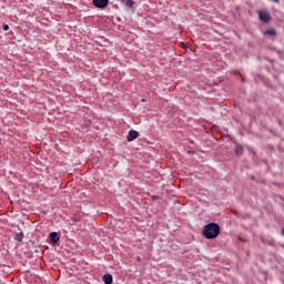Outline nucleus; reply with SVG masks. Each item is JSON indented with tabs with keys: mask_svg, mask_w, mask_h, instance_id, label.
Returning <instances> with one entry per match:
<instances>
[{
	"mask_svg": "<svg viewBox=\"0 0 284 284\" xmlns=\"http://www.w3.org/2000/svg\"><path fill=\"white\" fill-rule=\"evenodd\" d=\"M135 139H139V132H138V131H134V130H130V131H129V134H128V136H126V141L132 142V141H134Z\"/></svg>",
	"mask_w": 284,
	"mask_h": 284,
	"instance_id": "nucleus-3",
	"label": "nucleus"
},
{
	"mask_svg": "<svg viewBox=\"0 0 284 284\" xmlns=\"http://www.w3.org/2000/svg\"><path fill=\"white\" fill-rule=\"evenodd\" d=\"M121 3H124L126 8H134V0H119Z\"/></svg>",
	"mask_w": 284,
	"mask_h": 284,
	"instance_id": "nucleus-7",
	"label": "nucleus"
},
{
	"mask_svg": "<svg viewBox=\"0 0 284 284\" xmlns=\"http://www.w3.org/2000/svg\"><path fill=\"white\" fill-rule=\"evenodd\" d=\"M265 37H276V29H268L264 32Z\"/></svg>",
	"mask_w": 284,
	"mask_h": 284,
	"instance_id": "nucleus-8",
	"label": "nucleus"
},
{
	"mask_svg": "<svg viewBox=\"0 0 284 284\" xmlns=\"http://www.w3.org/2000/svg\"><path fill=\"white\" fill-rule=\"evenodd\" d=\"M235 154H236L237 156H241V155L243 154V146L236 145V148H235Z\"/></svg>",
	"mask_w": 284,
	"mask_h": 284,
	"instance_id": "nucleus-9",
	"label": "nucleus"
},
{
	"mask_svg": "<svg viewBox=\"0 0 284 284\" xmlns=\"http://www.w3.org/2000/svg\"><path fill=\"white\" fill-rule=\"evenodd\" d=\"M2 30H3L4 32H8V30H10V26L3 24V26H2Z\"/></svg>",
	"mask_w": 284,
	"mask_h": 284,
	"instance_id": "nucleus-11",
	"label": "nucleus"
},
{
	"mask_svg": "<svg viewBox=\"0 0 284 284\" xmlns=\"http://www.w3.org/2000/svg\"><path fill=\"white\" fill-rule=\"evenodd\" d=\"M272 1H275V3H278V0H272Z\"/></svg>",
	"mask_w": 284,
	"mask_h": 284,
	"instance_id": "nucleus-12",
	"label": "nucleus"
},
{
	"mask_svg": "<svg viewBox=\"0 0 284 284\" xmlns=\"http://www.w3.org/2000/svg\"><path fill=\"white\" fill-rule=\"evenodd\" d=\"M282 234L284 235V229L282 230Z\"/></svg>",
	"mask_w": 284,
	"mask_h": 284,
	"instance_id": "nucleus-13",
	"label": "nucleus"
},
{
	"mask_svg": "<svg viewBox=\"0 0 284 284\" xmlns=\"http://www.w3.org/2000/svg\"><path fill=\"white\" fill-rule=\"evenodd\" d=\"M102 281L104 282V284H112V274H104L102 276Z\"/></svg>",
	"mask_w": 284,
	"mask_h": 284,
	"instance_id": "nucleus-6",
	"label": "nucleus"
},
{
	"mask_svg": "<svg viewBox=\"0 0 284 284\" xmlns=\"http://www.w3.org/2000/svg\"><path fill=\"white\" fill-rule=\"evenodd\" d=\"M219 234H221V226H219L217 223L211 222L202 229V235L205 236V239H216Z\"/></svg>",
	"mask_w": 284,
	"mask_h": 284,
	"instance_id": "nucleus-1",
	"label": "nucleus"
},
{
	"mask_svg": "<svg viewBox=\"0 0 284 284\" xmlns=\"http://www.w3.org/2000/svg\"><path fill=\"white\" fill-rule=\"evenodd\" d=\"M272 17L270 16V12L261 11L260 12V21H263L264 23H267Z\"/></svg>",
	"mask_w": 284,
	"mask_h": 284,
	"instance_id": "nucleus-4",
	"label": "nucleus"
},
{
	"mask_svg": "<svg viewBox=\"0 0 284 284\" xmlns=\"http://www.w3.org/2000/svg\"><path fill=\"white\" fill-rule=\"evenodd\" d=\"M16 241H19L20 243L23 241V232L16 234Z\"/></svg>",
	"mask_w": 284,
	"mask_h": 284,
	"instance_id": "nucleus-10",
	"label": "nucleus"
},
{
	"mask_svg": "<svg viewBox=\"0 0 284 284\" xmlns=\"http://www.w3.org/2000/svg\"><path fill=\"white\" fill-rule=\"evenodd\" d=\"M108 3H110V0H93V6L100 9L108 8Z\"/></svg>",
	"mask_w": 284,
	"mask_h": 284,
	"instance_id": "nucleus-2",
	"label": "nucleus"
},
{
	"mask_svg": "<svg viewBox=\"0 0 284 284\" xmlns=\"http://www.w3.org/2000/svg\"><path fill=\"white\" fill-rule=\"evenodd\" d=\"M50 243L51 245H57V243H59V233L57 232L50 233Z\"/></svg>",
	"mask_w": 284,
	"mask_h": 284,
	"instance_id": "nucleus-5",
	"label": "nucleus"
}]
</instances>
